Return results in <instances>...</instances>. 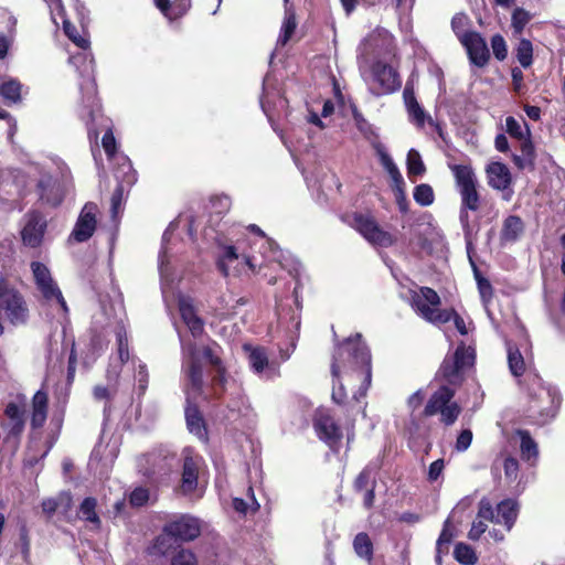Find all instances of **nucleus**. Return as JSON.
Masks as SVG:
<instances>
[{
  "label": "nucleus",
  "mask_w": 565,
  "mask_h": 565,
  "mask_svg": "<svg viewBox=\"0 0 565 565\" xmlns=\"http://www.w3.org/2000/svg\"><path fill=\"white\" fill-rule=\"evenodd\" d=\"M519 386L526 395L522 411L526 423L544 426L556 416L562 403L561 394L554 386L546 384L536 371H530L519 381Z\"/></svg>",
  "instance_id": "1"
},
{
  "label": "nucleus",
  "mask_w": 565,
  "mask_h": 565,
  "mask_svg": "<svg viewBox=\"0 0 565 565\" xmlns=\"http://www.w3.org/2000/svg\"><path fill=\"white\" fill-rule=\"evenodd\" d=\"M441 299L436 290L430 287H420L419 294L412 297V306L426 321L433 324H445L454 321L457 331L461 335L468 333L463 318L454 309H439Z\"/></svg>",
  "instance_id": "2"
},
{
  "label": "nucleus",
  "mask_w": 565,
  "mask_h": 565,
  "mask_svg": "<svg viewBox=\"0 0 565 565\" xmlns=\"http://www.w3.org/2000/svg\"><path fill=\"white\" fill-rule=\"evenodd\" d=\"M347 365L353 370L361 369L363 372H366L367 369L372 370L371 351L361 341L360 333L347 338L334 350L331 363L332 376L339 381L341 367Z\"/></svg>",
  "instance_id": "3"
},
{
  "label": "nucleus",
  "mask_w": 565,
  "mask_h": 565,
  "mask_svg": "<svg viewBox=\"0 0 565 565\" xmlns=\"http://www.w3.org/2000/svg\"><path fill=\"white\" fill-rule=\"evenodd\" d=\"M82 94L78 107V117L85 124L90 143L97 145L99 138L98 125L104 120L102 104L97 94V84L94 77H83L79 84Z\"/></svg>",
  "instance_id": "4"
},
{
  "label": "nucleus",
  "mask_w": 565,
  "mask_h": 565,
  "mask_svg": "<svg viewBox=\"0 0 565 565\" xmlns=\"http://www.w3.org/2000/svg\"><path fill=\"white\" fill-rule=\"evenodd\" d=\"M456 188L460 194V221L468 220V211L477 212L481 206L478 179L470 164L449 163Z\"/></svg>",
  "instance_id": "5"
},
{
  "label": "nucleus",
  "mask_w": 565,
  "mask_h": 565,
  "mask_svg": "<svg viewBox=\"0 0 565 565\" xmlns=\"http://www.w3.org/2000/svg\"><path fill=\"white\" fill-rule=\"evenodd\" d=\"M476 362V351L460 342L452 354H447L443 360L436 377L443 380L448 386H460L466 379V371Z\"/></svg>",
  "instance_id": "6"
},
{
  "label": "nucleus",
  "mask_w": 565,
  "mask_h": 565,
  "mask_svg": "<svg viewBox=\"0 0 565 565\" xmlns=\"http://www.w3.org/2000/svg\"><path fill=\"white\" fill-rule=\"evenodd\" d=\"M456 390L448 385H441L428 398L423 415L431 417L439 415V422L444 426H452L461 414V406L454 401Z\"/></svg>",
  "instance_id": "7"
},
{
  "label": "nucleus",
  "mask_w": 565,
  "mask_h": 565,
  "mask_svg": "<svg viewBox=\"0 0 565 565\" xmlns=\"http://www.w3.org/2000/svg\"><path fill=\"white\" fill-rule=\"evenodd\" d=\"M350 225L373 246L386 248L393 246L397 241L393 234L384 231L370 214L354 212Z\"/></svg>",
  "instance_id": "8"
},
{
  "label": "nucleus",
  "mask_w": 565,
  "mask_h": 565,
  "mask_svg": "<svg viewBox=\"0 0 565 565\" xmlns=\"http://www.w3.org/2000/svg\"><path fill=\"white\" fill-rule=\"evenodd\" d=\"M519 514V504L513 499H504L497 504L494 511L491 502L487 498H482L478 504V519H483L497 524H503L507 531H510Z\"/></svg>",
  "instance_id": "9"
},
{
  "label": "nucleus",
  "mask_w": 565,
  "mask_h": 565,
  "mask_svg": "<svg viewBox=\"0 0 565 565\" xmlns=\"http://www.w3.org/2000/svg\"><path fill=\"white\" fill-rule=\"evenodd\" d=\"M31 270L38 290L45 300L55 299L64 310H67L66 301L57 284L52 278L50 269L41 262H32Z\"/></svg>",
  "instance_id": "10"
},
{
  "label": "nucleus",
  "mask_w": 565,
  "mask_h": 565,
  "mask_svg": "<svg viewBox=\"0 0 565 565\" xmlns=\"http://www.w3.org/2000/svg\"><path fill=\"white\" fill-rule=\"evenodd\" d=\"M312 426L318 438L330 447L338 445L343 437L341 427L329 409H316L312 417Z\"/></svg>",
  "instance_id": "11"
},
{
  "label": "nucleus",
  "mask_w": 565,
  "mask_h": 565,
  "mask_svg": "<svg viewBox=\"0 0 565 565\" xmlns=\"http://www.w3.org/2000/svg\"><path fill=\"white\" fill-rule=\"evenodd\" d=\"M164 526L179 544L194 541L201 534V523L199 519L189 514L174 516L167 521Z\"/></svg>",
  "instance_id": "12"
},
{
  "label": "nucleus",
  "mask_w": 565,
  "mask_h": 565,
  "mask_svg": "<svg viewBox=\"0 0 565 565\" xmlns=\"http://www.w3.org/2000/svg\"><path fill=\"white\" fill-rule=\"evenodd\" d=\"M4 419L0 426L6 430L8 438L19 439L25 427V405L9 402L3 411Z\"/></svg>",
  "instance_id": "13"
},
{
  "label": "nucleus",
  "mask_w": 565,
  "mask_h": 565,
  "mask_svg": "<svg viewBox=\"0 0 565 565\" xmlns=\"http://www.w3.org/2000/svg\"><path fill=\"white\" fill-rule=\"evenodd\" d=\"M461 45L466 49L469 62L477 67H484L490 61V51L486 40L477 31L465 35Z\"/></svg>",
  "instance_id": "14"
},
{
  "label": "nucleus",
  "mask_w": 565,
  "mask_h": 565,
  "mask_svg": "<svg viewBox=\"0 0 565 565\" xmlns=\"http://www.w3.org/2000/svg\"><path fill=\"white\" fill-rule=\"evenodd\" d=\"M46 230V221L38 211H32L26 214V223L21 231L22 243L31 248H36L41 245Z\"/></svg>",
  "instance_id": "15"
},
{
  "label": "nucleus",
  "mask_w": 565,
  "mask_h": 565,
  "mask_svg": "<svg viewBox=\"0 0 565 565\" xmlns=\"http://www.w3.org/2000/svg\"><path fill=\"white\" fill-rule=\"evenodd\" d=\"M372 72L382 94H392L401 88V76L393 66L383 62H376L372 67Z\"/></svg>",
  "instance_id": "16"
},
{
  "label": "nucleus",
  "mask_w": 565,
  "mask_h": 565,
  "mask_svg": "<svg viewBox=\"0 0 565 565\" xmlns=\"http://www.w3.org/2000/svg\"><path fill=\"white\" fill-rule=\"evenodd\" d=\"M199 457L185 456L183 458L181 480L178 491L183 495L194 493L198 488L199 472H200Z\"/></svg>",
  "instance_id": "17"
},
{
  "label": "nucleus",
  "mask_w": 565,
  "mask_h": 565,
  "mask_svg": "<svg viewBox=\"0 0 565 565\" xmlns=\"http://www.w3.org/2000/svg\"><path fill=\"white\" fill-rule=\"evenodd\" d=\"M403 100L409 117V120L418 128H424L428 115H426L424 108L418 103L415 96L414 84L412 81H407L403 92Z\"/></svg>",
  "instance_id": "18"
},
{
  "label": "nucleus",
  "mask_w": 565,
  "mask_h": 565,
  "mask_svg": "<svg viewBox=\"0 0 565 565\" xmlns=\"http://www.w3.org/2000/svg\"><path fill=\"white\" fill-rule=\"evenodd\" d=\"M184 415L189 431L195 435L200 440L207 443L209 431L203 414L200 407L189 398L186 399Z\"/></svg>",
  "instance_id": "19"
},
{
  "label": "nucleus",
  "mask_w": 565,
  "mask_h": 565,
  "mask_svg": "<svg viewBox=\"0 0 565 565\" xmlns=\"http://www.w3.org/2000/svg\"><path fill=\"white\" fill-rule=\"evenodd\" d=\"M96 230V216L95 213L88 211V206L85 205L84 210L79 214L77 222L71 233V238L75 242L84 243L88 241Z\"/></svg>",
  "instance_id": "20"
},
{
  "label": "nucleus",
  "mask_w": 565,
  "mask_h": 565,
  "mask_svg": "<svg viewBox=\"0 0 565 565\" xmlns=\"http://www.w3.org/2000/svg\"><path fill=\"white\" fill-rule=\"evenodd\" d=\"M179 311L193 338H200L204 333V321L198 316L192 301L185 298L180 299Z\"/></svg>",
  "instance_id": "21"
},
{
  "label": "nucleus",
  "mask_w": 565,
  "mask_h": 565,
  "mask_svg": "<svg viewBox=\"0 0 565 565\" xmlns=\"http://www.w3.org/2000/svg\"><path fill=\"white\" fill-rule=\"evenodd\" d=\"M49 412V394L39 390L32 397V412L30 418V426L33 430L42 428L47 419Z\"/></svg>",
  "instance_id": "22"
},
{
  "label": "nucleus",
  "mask_w": 565,
  "mask_h": 565,
  "mask_svg": "<svg viewBox=\"0 0 565 565\" xmlns=\"http://www.w3.org/2000/svg\"><path fill=\"white\" fill-rule=\"evenodd\" d=\"M487 174L488 183L494 190L504 191L512 183L510 170L502 162L490 163L487 167Z\"/></svg>",
  "instance_id": "23"
},
{
  "label": "nucleus",
  "mask_w": 565,
  "mask_h": 565,
  "mask_svg": "<svg viewBox=\"0 0 565 565\" xmlns=\"http://www.w3.org/2000/svg\"><path fill=\"white\" fill-rule=\"evenodd\" d=\"M125 162H127V164H124V167L117 173V179L120 180V185L111 195V211L114 214L117 213V210L120 206L124 184L132 185L137 181V172L132 169L130 160L126 158Z\"/></svg>",
  "instance_id": "24"
},
{
  "label": "nucleus",
  "mask_w": 565,
  "mask_h": 565,
  "mask_svg": "<svg viewBox=\"0 0 565 565\" xmlns=\"http://www.w3.org/2000/svg\"><path fill=\"white\" fill-rule=\"evenodd\" d=\"M180 544L167 531L163 525L161 533L154 537L148 547V554L151 556H168L177 551Z\"/></svg>",
  "instance_id": "25"
},
{
  "label": "nucleus",
  "mask_w": 565,
  "mask_h": 565,
  "mask_svg": "<svg viewBox=\"0 0 565 565\" xmlns=\"http://www.w3.org/2000/svg\"><path fill=\"white\" fill-rule=\"evenodd\" d=\"M524 125L527 129V137L524 141L521 142L520 150L521 156L513 153L512 154V162L519 170H524L526 168L533 169L534 168V161H535V147L533 145V141L531 140V132L530 128L524 121Z\"/></svg>",
  "instance_id": "26"
},
{
  "label": "nucleus",
  "mask_w": 565,
  "mask_h": 565,
  "mask_svg": "<svg viewBox=\"0 0 565 565\" xmlns=\"http://www.w3.org/2000/svg\"><path fill=\"white\" fill-rule=\"evenodd\" d=\"M154 3L170 21L182 18L191 8V0H154Z\"/></svg>",
  "instance_id": "27"
},
{
  "label": "nucleus",
  "mask_w": 565,
  "mask_h": 565,
  "mask_svg": "<svg viewBox=\"0 0 565 565\" xmlns=\"http://www.w3.org/2000/svg\"><path fill=\"white\" fill-rule=\"evenodd\" d=\"M520 438V456L523 461L534 465L539 458L537 443L526 429H516L514 433Z\"/></svg>",
  "instance_id": "28"
},
{
  "label": "nucleus",
  "mask_w": 565,
  "mask_h": 565,
  "mask_svg": "<svg viewBox=\"0 0 565 565\" xmlns=\"http://www.w3.org/2000/svg\"><path fill=\"white\" fill-rule=\"evenodd\" d=\"M524 232V222L519 215H509L503 221L500 233L501 242H516Z\"/></svg>",
  "instance_id": "29"
},
{
  "label": "nucleus",
  "mask_w": 565,
  "mask_h": 565,
  "mask_svg": "<svg viewBox=\"0 0 565 565\" xmlns=\"http://www.w3.org/2000/svg\"><path fill=\"white\" fill-rule=\"evenodd\" d=\"M508 365L518 382L523 380L530 371H533L531 367H526L525 360L516 345L508 347Z\"/></svg>",
  "instance_id": "30"
},
{
  "label": "nucleus",
  "mask_w": 565,
  "mask_h": 565,
  "mask_svg": "<svg viewBox=\"0 0 565 565\" xmlns=\"http://www.w3.org/2000/svg\"><path fill=\"white\" fill-rule=\"evenodd\" d=\"M36 190L41 201L52 206L61 203V198L56 193L55 182L51 177L41 178L36 184Z\"/></svg>",
  "instance_id": "31"
},
{
  "label": "nucleus",
  "mask_w": 565,
  "mask_h": 565,
  "mask_svg": "<svg viewBox=\"0 0 565 565\" xmlns=\"http://www.w3.org/2000/svg\"><path fill=\"white\" fill-rule=\"evenodd\" d=\"M22 84L15 78H9L0 84V96L7 105L21 102Z\"/></svg>",
  "instance_id": "32"
},
{
  "label": "nucleus",
  "mask_w": 565,
  "mask_h": 565,
  "mask_svg": "<svg viewBox=\"0 0 565 565\" xmlns=\"http://www.w3.org/2000/svg\"><path fill=\"white\" fill-rule=\"evenodd\" d=\"M97 500L94 497H86L78 508V516L79 519L92 523L96 529H99L102 525V521L99 515L96 512Z\"/></svg>",
  "instance_id": "33"
},
{
  "label": "nucleus",
  "mask_w": 565,
  "mask_h": 565,
  "mask_svg": "<svg viewBox=\"0 0 565 565\" xmlns=\"http://www.w3.org/2000/svg\"><path fill=\"white\" fill-rule=\"evenodd\" d=\"M297 17L292 7L285 6V17L280 29L278 42L286 45L297 29Z\"/></svg>",
  "instance_id": "34"
},
{
  "label": "nucleus",
  "mask_w": 565,
  "mask_h": 565,
  "mask_svg": "<svg viewBox=\"0 0 565 565\" xmlns=\"http://www.w3.org/2000/svg\"><path fill=\"white\" fill-rule=\"evenodd\" d=\"M244 350L248 352V361L256 373H262L268 365V355L264 347H252L244 344Z\"/></svg>",
  "instance_id": "35"
},
{
  "label": "nucleus",
  "mask_w": 565,
  "mask_h": 565,
  "mask_svg": "<svg viewBox=\"0 0 565 565\" xmlns=\"http://www.w3.org/2000/svg\"><path fill=\"white\" fill-rule=\"evenodd\" d=\"M186 379L189 381V385L191 386L192 391H194L196 394H202L203 392V385H204V379H203V367L198 360H192L188 367H186Z\"/></svg>",
  "instance_id": "36"
},
{
  "label": "nucleus",
  "mask_w": 565,
  "mask_h": 565,
  "mask_svg": "<svg viewBox=\"0 0 565 565\" xmlns=\"http://www.w3.org/2000/svg\"><path fill=\"white\" fill-rule=\"evenodd\" d=\"M226 383H227V369L226 366H221L215 369V374L211 379V399L220 401L224 396L226 392Z\"/></svg>",
  "instance_id": "37"
},
{
  "label": "nucleus",
  "mask_w": 565,
  "mask_h": 565,
  "mask_svg": "<svg viewBox=\"0 0 565 565\" xmlns=\"http://www.w3.org/2000/svg\"><path fill=\"white\" fill-rule=\"evenodd\" d=\"M353 548L359 557L364 558L369 562L372 561L374 548L373 543L367 533L361 532L355 535L353 540Z\"/></svg>",
  "instance_id": "38"
},
{
  "label": "nucleus",
  "mask_w": 565,
  "mask_h": 565,
  "mask_svg": "<svg viewBox=\"0 0 565 565\" xmlns=\"http://www.w3.org/2000/svg\"><path fill=\"white\" fill-rule=\"evenodd\" d=\"M63 503L65 504L66 509L71 508V504H72L71 493L63 492L58 495L57 499H55V498L44 499L41 503V508H42L43 513L47 518H52L55 514V512L57 511L58 507Z\"/></svg>",
  "instance_id": "39"
},
{
  "label": "nucleus",
  "mask_w": 565,
  "mask_h": 565,
  "mask_svg": "<svg viewBox=\"0 0 565 565\" xmlns=\"http://www.w3.org/2000/svg\"><path fill=\"white\" fill-rule=\"evenodd\" d=\"M381 160L383 164L385 166L391 179H392V190H397L405 188V181L403 179V175L401 174L398 168L393 162L392 158L383 151H380Z\"/></svg>",
  "instance_id": "40"
},
{
  "label": "nucleus",
  "mask_w": 565,
  "mask_h": 565,
  "mask_svg": "<svg viewBox=\"0 0 565 565\" xmlns=\"http://www.w3.org/2000/svg\"><path fill=\"white\" fill-rule=\"evenodd\" d=\"M455 559L462 565H475L478 561L475 550L466 543H457L454 550Z\"/></svg>",
  "instance_id": "41"
},
{
  "label": "nucleus",
  "mask_w": 565,
  "mask_h": 565,
  "mask_svg": "<svg viewBox=\"0 0 565 565\" xmlns=\"http://www.w3.org/2000/svg\"><path fill=\"white\" fill-rule=\"evenodd\" d=\"M516 58L522 67L527 68L533 63V45L527 39H521L516 49Z\"/></svg>",
  "instance_id": "42"
},
{
  "label": "nucleus",
  "mask_w": 565,
  "mask_h": 565,
  "mask_svg": "<svg viewBox=\"0 0 565 565\" xmlns=\"http://www.w3.org/2000/svg\"><path fill=\"white\" fill-rule=\"evenodd\" d=\"M414 200L420 206H429L435 201V193L431 185L427 183H420L414 188L413 192Z\"/></svg>",
  "instance_id": "43"
},
{
  "label": "nucleus",
  "mask_w": 565,
  "mask_h": 565,
  "mask_svg": "<svg viewBox=\"0 0 565 565\" xmlns=\"http://www.w3.org/2000/svg\"><path fill=\"white\" fill-rule=\"evenodd\" d=\"M221 353L222 348L215 341H213L212 344L202 348L203 358L209 362L211 366L214 367V370L225 365L221 358Z\"/></svg>",
  "instance_id": "44"
},
{
  "label": "nucleus",
  "mask_w": 565,
  "mask_h": 565,
  "mask_svg": "<svg viewBox=\"0 0 565 565\" xmlns=\"http://www.w3.org/2000/svg\"><path fill=\"white\" fill-rule=\"evenodd\" d=\"M470 24V19L466 13H456L451 19V29L459 42L461 43L465 35H468L471 31L467 30Z\"/></svg>",
  "instance_id": "45"
},
{
  "label": "nucleus",
  "mask_w": 565,
  "mask_h": 565,
  "mask_svg": "<svg viewBox=\"0 0 565 565\" xmlns=\"http://www.w3.org/2000/svg\"><path fill=\"white\" fill-rule=\"evenodd\" d=\"M475 278L482 301L489 302L494 295L490 280L483 277L477 267H475Z\"/></svg>",
  "instance_id": "46"
},
{
  "label": "nucleus",
  "mask_w": 565,
  "mask_h": 565,
  "mask_svg": "<svg viewBox=\"0 0 565 565\" xmlns=\"http://www.w3.org/2000/svg\"><path fill=\"white\" fill-rule=\"evenodd\" d=\"M531 15L523 8H515L512 12L511 25L515 34H521L530 22Z\"/></svg>",
  "instance_id": "47"
},
{
  "label": "nucleus",
  "mask_w": 565,
  "mask_h": 565,
  "mask_svg": "<svg viewBox=\"0 0 565 565\" xmlns=\"http://www.w3.org/2000/svg\"><path fill=\"white\" fill-rule=\"evenodd\" d=\"M236 259H238L236 247L233 245L224 246L223 255L216 262V267L224 277L228 276V267L226 262H234Z\"/></svg>",
  "instance_id": "48"
},
{
  "label": "nucleus",
  "mask_w": 565,
  "mask_h": 565,
  "mask_svg": "<svg viewBox=\"0 0 565 565\" xmlns=\"http://www.w3.org/2000/svg\"><path fill=\"white\" fill-rule=\"evenodd\" d=\"M426 171L420 154L416 150H411L407 154L408 175H422Z\"/></svg>",
  "instance_id": "49"
},
{
  "label": "nucleus",
  "mask_w": 565,
  "mask_h": 565,
  "mask_svg": "<svg viewBox=\"0 0 565 565\" xmlns=\"http://www.w3.org/2000/svg\"><path fill=\"white\" fill-rule=\"evenodd\" d=\"M352 116L355 121L356 128L365 138H377V135L375 134L373 126L364 118V116L356 108L353 109Z\"/></svg>",
  "instance_id": "50"
},
{
  "label": "nucleus",
  "mask_w": 565,
  "mask_h": 565,
  "mask_svg": "<svg viewBox=\"0 0 565 565\" xmlns=\"http://www.w3.org/2000/svg\"><path fill=\"white\" fill-rule=\"evenodd\" d=\"M63 30L65 35L75 43L81 49H87L89 45L88 40L82 38L75 25H73L68 20H63Z\"/></svg>",
  "instance_id": "51"
},
{
  "label": "nucleus",
  "mask_w": 565,
  "mask_h": 565,
  "mask_svg": "<svg viewBox=\"0 0 565 565\" xmlns=\"http://www.w3.org/2000/svg\"><path fill=\"white\" fill-rule=\"evenodd\" d=\"M490 42L494 57L500 62L504 61L508 56V47L504 38L497 33L492 35Z\"/></svg>",
  "instance_id": "52"
},
{
  "label": "nucleus",
  "mask_w": 565,
  "mask_h": 565,
  "mask_svg": "<svg viewBox=\"0 0 565 565\" xmlns=\"http://www.w3.org/2000/svg\"><path fill=\"white\" fill-rule=\"evenodd\" d=\"M116 340L118 345V356L122 364L129 361V348H128V337L126 330L120 328L116 332Z\"/></svg>",
  "instance_id": "53"
},
{
  "label": "nucleus",
  "mask_w": 565,
  "mask_h": 565,
  "mask_svg": "<svg viewBox=\"0 0 565 565\" xmlns=\"http://www.w3.org/2000/svg\"><path fill=\"white\" fill-rule=\"evenodd\" d=\"M372 471L369 467L362 469V471L355 477L353 481V490L355 492H362L370 489L372 484Z\"/></svg>",
  "instance_id": "54"
},
{
  "label": "nucleus",
  "mask_w": 565,
  "mask_h": 565,
  "mask_svg": "<svg viewBox=\"0 0 565 565\" xmlns=\"http://www.w3.org/2000/svg\"><path fill=\"white\" fill-rule=\"evenodd\" d=\"M170 565H198V559L192 551L181 548L172 556Z\"/></svg>",
  "instance_id": "55"
},
{
  "label": "nucleus",
  "mask_w": 565,
  "mask_h": 565,
  "mask_svg": "<svg viewBox=\"0 0 565 565\" xmlns=\"http://www.w3.org/2000/svg\"><path fill=\"white\" fill-rule=\"evenodd\" d=\"M102 146L108 159H113L117 153V142L111 127H108L102 138Z\"/></svg>",
  "instance_id": "56"
},
{
  "label": "nucleus",
  "mask_w": 565,
  "mask_h": 565,
  "mask_svg": "<svg viewBox=\"0 0 565 565\" xmlns=\"http://www.w3.org/2000/svg\"><path fill=\"white\" fill-rule=\"evenodd\" d=\"M503 470L507 479L516 480L520 471L519 460L513 456H508L503 460Z\"/></svg>",
  "instance_id": "57"
},
{
  "label": "nucleus",
  "mask_w": 565,
  "mask_h": 565,
  "mask_svg": "<svg viewBox=\"0 0 565 565\" xmlns=\"http://www.w3.org/2000/svg\"><path fill=\"white\" fill-rule=\"evenodd\" d=\"M505 130L510 135V137L524 141L527 137L522 131L520 122L512 116L507 117L505 119Z\"/></svg>",
  "instance_id": "58"
},
{
  "label": "nucleus",
  "mask_w": 565,
  "mask_h": 565,
  "mask_svg": "<svg viewBox=\"0 0 565 565\" xmlns=\"http://www.w3.org/2000/svg\"><path fill=\"white\" fill-rule=\"evenodd\" d=\"M19 540L21 544V553L24 561H28L31 552V541L26 524H21L19 529Z\"/></svg>",
  "instance_id": "59"
},
{
  "label": "nucleus",
  "mask_w": 565,
  "mask_h": 565,
  "mask_svg": "<svg viewBox=\"0 0 565 565\" xmlns=\"http://www.w3.org/2000/svg\"><path fill=\"white\" fill-rule=\"evenodd\" d=\"M149 500V491L145 488H136L129 495V502L132 507H143Z\"/></svg>",
  "instance_id": "60"
},
{
  "label": "nucleus",
  "mask_w": 565,
  "mask_h": 565,
  "mask_svg": "<svg viewBox=\"0 0 565 565\" xmlns=\"http://www.w3.org/2000/svg\"><path fill=\"white\" fill-rule=\"evenodd\" d=\"M210 202L213 206V209L218 213H225L231 207V199L230 196L222 194V195H213L210 199Z\"/></svg>",
  "instance_id": "61"
},
{
  "label": "nucleus",
  "mask_w": 565,
  "mask_h": 565,
  "mask_svg": "<svg viewBox=\"0 0 565 565\" xmlns=\"http://www.w3.org/2000/svg\"><path fill=\"white\" fill-rule=\"evenodd\" d=\"M472 431L470 429H463L457 437L455 448L457 451H466L472 443Z\"/></svg>",
  "instance_id": "62"
},
{
  "label": "nucleus",
  "mask_w": 565,
  "mask_h": 565,
  "mask_svg": "<svg viewBox=\"0 0 565 565\" xmlns=\"http://www.w3.org/2000/svg\"><path fill=\"white\" fill-rule=\"evenodd\" d=\"M394 193L395 202L398 206V210L402 214H407L409 212V201L406 195L405 188L392 190Z\"/></svg>",
  "instance_id": "63"
},
{
  "label": "nucleus",
  "mask_w": 565,
  "mask_h": 565,
  "mask_svg": "<svg viewBox=\"0 0 565 565\" xmlns=\"http://www.w3.org/2000/svg\"><path fill=\"white\" fill-rule=\"evenodd\" d=\"M445 468L444 459H437L429 465L427 480L435 482L443 475Z\"/></svg>",
  "instance_id": "64"
}]
</instances>
